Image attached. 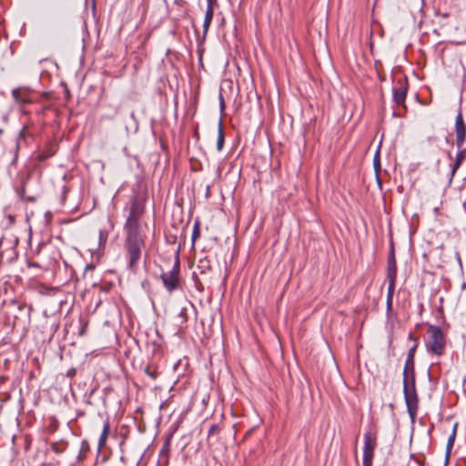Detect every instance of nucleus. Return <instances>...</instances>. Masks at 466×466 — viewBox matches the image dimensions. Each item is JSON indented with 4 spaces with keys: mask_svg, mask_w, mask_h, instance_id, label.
<instances>
[{
    "mask_svg": "<svg viewBox=\"0 0 466 466\" xmlns=\"http://www.w3.org/2000/svg\"><path fill=\"white\" fill-rule=\"evenodd\" d=\"M142 214V208L137 200H133L128 218L126 223L127 233V245L130 259V267H134L140 258L143 240L138 234V219Z\"/></svg>",
    "mask_w": 466,
    "mask_h": 466,
    "instance_id": "f257e3e1",
    "label": "nucleus"
},
{
    "mask_svg": "<svg viewBox=\"0 0 466 466\" xmlns=\"http://www.w3.org/2000/svg\"><path fill=\"white\" fill-rule=\"evenodd\" d=\"M404 396L405 401L407 405V409L411 420H414L417 415L418 410V398L415 390L414 380L409 381L407 376V370H404Z\"/></svg>",
    "mask_w": 466,
    "mask_h": 466,
    "instance_id": "f03ea898",
    "label": "nucleus"
},
{
    "mask_svg": "<svg viewBox=\"0 0 466 466\" xmlns=\"http://www.w3.org/2000/svg\"><path fill=\"white\" fill-rule=\"evenodd\" d=\"M428 335L427 348L429 350L438 356L442 355L445 349V339L441 329L436 326H430Z\"/></svg>",
    "mask_w": 466,
    "mask_h": 466,
    "instance_id": "7ed1b4c3",
    "label": "nucleus"
},
{
    "mask_svg": "<svg viewBox=\"0 0 466 466\" xmlns=\"http://www.w3.org/2000/svg\"><path fill=\"white\" fill-rule=\"evenodd\" d=\"M377 445L376 436L370 432L364 435V447H363V466H371L374 455V450Z\"/></svg>",
    "mask_w": 466,
    "mask_h": 466,
    "instance_id": "20e7f679",
    "label": "nucleus"
},
{
    "mask_svg": "<svg viewBox=\"0 0 466 466\" xmlns=\"http://www.w3.org/2000/svg\"><path fill=\"white\" fill-rule=\"evenodd\" d=\"M178 272H179V262L177 259L172 269L164 272L161 275V279L165 288L169 291H173L178 285Z\"/></svg>",
    "mask_w": 466,
    "mask_h": 466,
    "instance_id": "39448f33",
    "label": "nucleus"
},
{
    "mask_svg": "<svg viewBox=\"0 0 466 466\" xmlns=\"http://www.w3.org/2000/svg\"><path fill=\"white\" fill-rule=\"evenodd\" d=\"M407 96V83L404 80H399L393 88L394 102L399 105H404Z\"/></svg>",
    "mask_w": 466,
    "mask_h": 466,
    "instance_id": "423d86ee",
    "label": "nucleus"
},
{
    "mask_svg": "<svg viewBox=\"0 0 466 466\" xmlns=\"http://www.w3.org/2000/svg\"><path fill=\"white\" fill-rule=\"evenodd\" d=\"M456 127V145L458 147H461L466 135V127L463 122L462 115L461 112L458 113L455 122Z\"/></svg>",
    "mask_w": 466,
    "mask_h": 466,
    "instance_id": "0eeeda50",
    "label": "nucleus"
},
{
    "mask_svg": "<svg viewBox=\"0 0 466 466\" xmlns=\"http://www.w3.org/2000/svg\"><path fill=\"white\" fill-rule=\"evenodd\" d=\"M456 127V145L458 147H461L466 135V127L463 122L462 115L461 112L458 113L455 122Z\"/></svg>",
    "mask_w": 466,
    "mask_h": 466,
    "instance_id": "6e6552de",
    "label": "nucleus"
},
{
    "mask_svg": "<svg viewBox=\"0 0 466 466\" xmlns=\"http://www.w3.org/2000/svg\"><path fill=\"white\" fill-rule=\"evenodd\" d=\"M12 95L14 99L19 104H26L31 102L27 89L15 88L13 90Z\"/></svg>",
    "mask_w": 466,
    "mask_h": 466,
    "instance_id": "1a4fd4ad",
    "label": "nucleus"
},
{
    "mask_svg": "<svg viewBox=\"0 0 466 466\" xmlns=\"http://www.w3.org/2000/svg\"><path fill=\"white\" fill-rule=\"evenodd\" d=\"M465 157L466 148L460 150V152L456 156L455 163L451 167V180L454 177L456 171L459 169Z\"/></svg>",
    "mask_w": 466,
    "mask_h": 466,
    "instance_id": "9d476101",
    "label": "nucleus"
},
{
    "mask_svg": "<svg viewBox=\"0 0 466 466\" xmlns=\"http://www.w3.org/2000/svg\"><path fill=\"white\" fill-rule=\"evenodd\" d=\"M108 433H109V424L106 422L104 424L103 431H102L99 441H98L99 449H102V447L105 445L106 439L108 437Z\"/></svg>",
    "mask_w": 466,
    "mask_h": 466,
    "instance_id": "9b49d317",
    "label": "nucleus"
},
{
    "mask_svg": "<svg viewBox=\"0 0 466 466\" xmlns=\"http://www.w3.org/2000/svg\"><path fill=\"white\" fill-rule=\"evenodd\" d=\"M224 145V134L221 122L218 123V138H217V149L220 151Z\"/></svg>",
    "mask_w": 466,
    "mask_h": 466,
    "instance_id": "f8f14e48",
    "label": "nucleus"
},
{
    "mask_svg": "<svg viewBox=\"0 0 466 466\" xmlns=\"http://www.w3.org/2000/svg\"><path fill=\"white\" fill-rule=\"evenodd\" d=\"M456 430H457V423L454 424L453 426V429H452V432L451 434V436L449 437L448 439V442H447V457H449V454L453 447V444H454V441H455V437H456Z\"/></svg>",
    "mask_w": 466,
    "mask_h": 466,
    "instance_id": "ddd939ff",
    "label": "nucleus"
},
{
    "mask_svg": "<svg viewBox=\"0 0 466 466\" xmlns=\"http://www.w3.org/2000/svg\"><path fill=\"white\" fill-rule=\"evenodd\" d=\"M212 18H213V9L210 5H208L207 12H206V15H205V21H204L205 30H207L208 27L209 26V25L212 21Z\"/></svg>",
    "mask_w": 466,
    "mask_h": 466,
    "instance_id": "4468645a",
    "label": "nucleus"
},
{
    "mask_svg": "<svg viewBox=\"0 0 466 466\" xmlns=\"http://www.w3.org/2000/svg\"><path fill=\"white\" fill-rule=\"evenodd\" d=\"M107 238V233L105 230L99 231V246H102L106 243Z\"/></svg>",
    "mask_w": 466,
    "mask_h": 466,
    "instance_id": "2eb2a0df",
    "label": "nucleus"
},
{
    "mask_svg": "<svg viewBox=\"0 0 466 466\" xmlns=\"http://www.w3.org/2000/svg\"><path fill=\"white\" fill-rule=\"evenodd\" d=\"M416 348H417V345L415 344V345H414V346H413V347L409 350L407 362H409V361L412 362V361H413V357H414V353H415Z\"/></svg>",
    "mask_w": 466,
    "mask_h": 466,
    "instance_id": "dca6fc26",
    "label": "nucleus"
},
{
    "mask_svg": "<svg viewBox=\"0 0 466 466\" xmlns=\"http://www.w3.org/2000/svg\"><path fill=\"white\" fill-rule=\"evenodd\" d=\"M198 235H199V231H198V225H195L194 232L192 235L193 241L198 237Z\"/></svg>",
    "mask_w": 466,
    "mask_h": 466,
    "instance_id": "f3484780",
    "label": "nucleus"
},
{
    "mask_svg": "<svg viewBox=\"0 0 466 466\" xmlns=\"http://www.w3.org/2000/svg\"><path fill=\"white\" fill-rule=\"evenodd\" d=\"M463 388L466 390V379L463 380Z\"/></svg>",
    "mask_w": 466,
    "mask_h": 466,
    "instance_id": "a211bd4d",
    "label": "nucleus"
},
{
    "mask_svg": "<svg viewBox=\"0 0 466 466\" xmlns=\"http://www.w3.org/2000/svg\"><path fill=\"white\" fill-rule=\"evenodd\" d=\"M457 257H458V261L460 262V264H461V258H460L459 254H457Z\"/></svg>",
    "mask_w": 466,
    "mask_h": 466,
    "instance_id": "6ab92c4d",
    "label": "nucleus"
}]
</instances>
